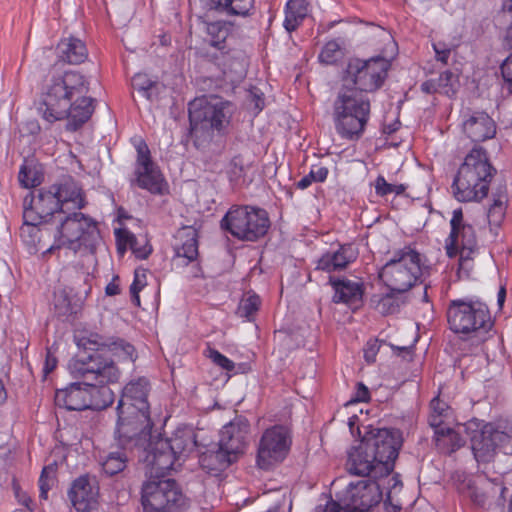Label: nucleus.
Masks as SVG:
<instances>
[{
  "label": "nucleus",
  "mask_w": 512,
  "mask_h": 512,
  "mask_svg": "<svg viewBox=\"0 0 512 512\" xmlns=\"http://www.w3.org/2000/svg\"><path fill=\"white\" fill-rule=\"evenodd\" d=\"M90 83L78 71L53 75L45 86L39 111L49 122L68 119L67 129L78 130L92 116L95 99L87 96Z\"/></svg>",
  "instance_id": "obj_1"
},
{
  "label": "nucleus",
  "mask_w": 512,
  "mask_h": 512,
  "mask_svg": "<svg viewBox=\"0 0 512 512\" xmlns=\"http://www.w3.org/2000/svg\"><path fill=\"white\" fill-rule=\"evenodd\" d=\"M69 369L74 378L86 380L90 409L102 410L113 403L115 394L108 384L118 381L120 371L112 359L83 352L69 363Z\"/></svg>",
  "instance_id": "obj_2"
},
{
  "label": "nucleus",
  "mask_w": 512,
  "mask_h": 512,
  "mask_svg": "<svg viewBox=\"0 0 512 512\" xmlns=\"http://www.w3.org/2000/svg\"><path fill=\"white\" fill-rule=\"evenodd\" d=\"M188 114L190 135L199 148L228 132L233 105L219 97H200L189 102Z\"/></svg>",
  "instance_id": "obj_3"
},
{
  "label": "nucleus",
  "mask_w": 512,
  "mask_h": 512,
  "mask_svg": "<svg viewBox=\"0 0 512 512\" xmlns=\"http://www.w3.org/2000/svg\"><path fill=\"white\" fill-rule=\"evenodd\" d=\"M496 174L487 153L473 148L460 165L452 183L454 197L460 202L481 201L488 195L489 185Z\"/></svg>",
  "instance_id": "obj_4"
},
{
  "label": "nucleus",
  "mask_w": 512,
  "mask_h": 512,
  "mask_svg": "<svg viewBox=\"0 0 512 512\" xmlns=\"http://www.w3.org/2000/svg\"><path fill=\"white\" fill-rule=\"evenodd\" d=\"M370 117V101L354 90L340 88L333 102V122L337 134L349 141L359 140Z\"/></svg>",
  "instance_id": "obj_5"
},
{
  "label": "nucleus",
  "mask_w": 512,
  "mask_h": 512,
  "mask_svg": "<svg viewBox=\"0 0 512 512\" xmlns=\"http://www.w3.org/2000/svg\"><path fill=\"white\" fill-rule=\"evenodd\" d=\"M101 236L97 222L82 212L63 214L54 234V244L48 248V252L66 247L74 252L82 249L94 253Z\"/></svg>",
  "instance_id": "obj_6"
},
{
  "label": "nucleus",
  "mask_w": 512,
  "mask_h": 512,
  "mask_svg": "<svg viewBox=\"0 0 512 512\" xmlns=\"http://www.w3.org/2000/svg\"><path fill=\"white\" fill-rule=\"evenodd\" d=\"M449 328L467 338L476 337L484 342L494 326L488 306L478 300L455 299L447 308Z\"/></svg>",
  "instance_id": "obj_7"
},
{
  "label": "nucleus",
  "mask_w": 512,
  "mask_h": 512,
  "mask_svg": "<svg viewBox=\"0 0 512 512\" xmlns=\"http://www.w3.org/2000/svg\"><path fill=\"white\" fill-rule=\"evenodd\" d=\"M424 265L420 253L410 247L396 251L381 269L379 277L391 291L403 293L422 276Z\"/></svg>",
  "instance_id": "obj_8"
},
{
  "label": "nucleus",
  "mask_w": 512,
  "mask_h": 512,
  "mask_svg": "<svg viewBox=\"0 0 512 512\" xmlns=\"http://www.w3.org/2000/svg\"><path fill=\"white\" fill-rule=\"evenodd\" d=\"M141 502L143 512H184L189 507L179 484L158 476L143 484Z\"/></svg>",
  "instance_id": "obj_9"
},
{
  "label": "nucleus",
  "mask_w": 512,
  "mask_h": 512,
  "mask_svg": "<svg viewBox=\"0 0 512 512\" xmlns=\"http://www.w3.org/2000/svg\"><path fill=\"white\" fill-rule=\"evenodd\" d=\"M389 63L383 57L368 60L350 59L342 77L340 88L354 90L357 95L378 90L386 76Z\"/></svg>",
  "instance_id": "obj_10"
},
{
  "label": "nucleus",
  "mask_w": 512,
  "mask_h": 512,
  "mask_svg": "<svg viewBox=\"0 0 512 512\" xmlns=\"http://www.w3.org/2000/svg\"><path fill=\"white\" fill-rule=\"evenodd\" d=\"M116 439L123 450L133 447L146 449L149 443L153 422L150 411L136 407L117 405Z\"/></svg>",
  "instance_id": "obj_11"
},
{
  "label": "nucleus",
  "mask_w": 512,
  "mask_h": 512,
  "mask_svg": "<svg viewBox=\"0 0 512 512\" xmlns=\"http://www.w3.org/2000/svg\"><path fill=\"white\" fill-rule=\"evenodd\" d=\"M221 227L242 241H257L270 227L268 213L252 206H233L221 220Z\"/></svg>",
  "instance_id": "obj_12"
},
{
  "label": "nucleus",
  "mask_w": 512,
  "mask_h": 512,
  "mask_svg": "<svg viewBox=\"0 0 512 512\" xmlns=\"http://www.w3.org/2000/svg\"><path fill=\"white\" fill-rule=\"evenodd\" d=\"M449 224L450 233L445 239L446 254L449 258L459 255V270H468L471 268L472 256L478 250L475 228L464 218L462 208L452 211Z\"/></svg>",
  "instance_id": "obj_13"
},
{
  "label": "nucleus",
  "mask_w": 512,
  "mask_h": 512,
  "mask_svg": "<svg viewBox=\"0 0 512 512\" xmlns=\"http://www.w3.org/2000/svg\"><path fill=\"white\" fill-rule=\"evenodd\" d=\"M137 152L134 171L129 178L131 187L147 190L154 195H164L168 192V184L151 157L150 149L142 138L134 139Z\"/></svg>",
  "instance_id": "obj_14"
},
{
  "label": "nucleus",
  "mask_w": 512,
  "mask_h": 512,
  "mask_svg": "<svg viewBox=\"0 0 512 512\" xmlns=\"http://www.w3.org/2000/svg\"><path fill=\"white\" fill-rule=\"evenodd\" d=\"M362 440L376 460L377 473L380 476L390 475L402 446L400 432L395 429H373Z\"/></svg>",
  "instance_id": "obj_15"
},
{
  "label": "nucleus",
  "mask_w": 512,
  "mask_h": 512,
  "mask_svg": "<svg viewBox=\"0 0 512 512\" xmlns=\"http://www.w3.org/2000/svg\"><path fill=\"white\" fill-rule=\"evenodd\" d=\"M465 430L470 438L471 449L477 462H489L496 450L510 442V435L499 430L494 424L487 423L480 427L477 422H469Z\"/></svg>",
  "instance_id": "obj_16"
},
{
  "label": "nucleus",
  "mask_w": 512,
  "mask_h": 512,
  "mask_svg": "<svg viewBox=\"0 0 512 512\" xmlns=\"http://www.w3.org/2000/svg\"><path fill=\"white\" fill-rule=\"evenodd\" d=\"M55 184L40 188L27 195L23 200V218L29 223H47L55 215L65 214Z\"/></svg>",
  "instance_id": "obj_17"
},
{
  "label": "nucleus",
  "mask_w": 512,
  "mask_h": 512,
  "mask_svg": "<svg viewBox=\"0 0 512 512\" xmlns=\"http://www.w3.org/2000/svg\"><path fill=\"white\" fill-rule=\"evenodd\" d=\"M382 490L376 480H360L350 483L336 494L344 512H369L382 500Z\"/></svg>",
  "instance_id": "obj_18"
},
{
  "label": "nucleus",
  "mask_w": 512,
  "mask_h": 512,
  "mask_svg": "<svg viewBox=\"0 0 512 512\" xmlns=\"http://www.w3.org/2000/svg\"><path fill=\"white\" fill-rule=\"evenodd\" d=\"M291 437L286 427L272 426L262 434L257 450V464L262 469H269L275 463L283 461L288 454Z\"/></svg>",
  "instance_id": "obj_19"
},
{
  "label": "nucleus",
  "mask_w": 512,
  "mask_h": 512,
  "mask_svg": "<svg viewBox=\"0 0 512 512\" xmlns=\"http://www.w3.org/2000/svg\"><path fill=\"white\" fill-rule=\"evenodd\" d=\"M79 345L83 346L87 354H101L109 352L119 360L135 361V348L126 340L118 337H108L98 333H90L80 340Z\"/></svg>",
  "instance_id": "obj_20"
},
{
  "label": "nucleus",
  "mask_w": 512,
  "mask_h": 512,
  "mask_svg": "<svg viewBox=\"0 0 512 512\" xmlns=\"http://www.w3.org/2000/svg\"><path fill=\"white\" fill-rule=\"evenodd\" d=\"M249 428L250 425L246 418L242 416L235 417L220 431V447H223L237 458L239 454L244 452Z\"/></svg>",
  "instance_id": "obj_21"
},
{
  "label": "nucleus",
  "mask_w": 512,
  "mask_h": 512,
  "mask_svg": "<svg viewBox=\"0 0 512 512\" xmlns=\"http://www.w3.org/2000/svg\"><path fill=\"white\" fill-rule=\"evenodd\" d=\"M359 255L358 248L352 243L339 245L336 251H328L317 261L316 269L328 273L346 269Z\"/></svg>",
  "instance_id": "obj_22"
},
{
  "label": "nucleus",
  "mask_w": 512,
  "mask_h": 512,
  "mask_svg": "<svg viewBox=\"0 0 512 512\" xmlns=\"http://www.w3.org/2000/svg\"><path fill=\"white\" fill-rule=\"evenodd\" d=\"M463 131L473 142H482L495 136L496 125L487 113L473 111L465 116Z\"/></svg>",
  "instance_id": "obj_23"
},
{
  "label": "nucleus",
  "mask_w": 512,
  "mask_h": 512,
  "mask_svg": "<svg viewBox=\"0 0 512 512\" xmlns=\"http://www.w3.org/2000/svg\"><path fill=\"white\" fill-rule=\"evenodd\" d=\"M373 458L371 451H369L366 444L361 440L359 445L349 452L346 462L348 472L356 476H370L374 478V480L381 478L382 476L376 471V460Z\"/></svg>",
  "instance_id": "obj_24"
},
{
  "label": "nucleus",
  "mask_w": 512,
  "mask_h": 512,
  "mask_svg": "<svg viewBox=\"0 0 512 512\" xmlns=\"http://www.w3.org/2000/svg\"><path fill=\"white\" fill-rule=\"evenodd\" d=\"M55 403L70 411H82L91 408L89 391H87L86 380L82 383H72L65 389L56 391Z\"/></svg>",
  "instance_id": "obj_25"
},
{
  "label": "nucleus",
  "mask_w": 512,
  "mask_h": 512,
  "mask_svg": "<svg viewBox=\"0 0 512 512\" xmlns=\"http://www.w3.org/2000/svg\"><path fill=\"white\" fill-rule=\"evenodd\" d=\"M329 283L334 289L333 301L335 303H345L358 307L362 303L364 287L363 283L353 281L347 278L330 277Z\"/></svg>",
  "instance_id": "obj_26"
},
{
  "label": "nucleus",
  "mask_w": 512,
  "mask_h": 512,
  "mask_svg": "<svg viewBox=\"0 0 512 512\" xmlns=\"http://www.w3.org/2000/svg\"><path fill=\"white\" fill-rule=\"evenodd\" d=\"M68 496L77 511L88 512L96 500L97 489L91 484L88 476H80L72 483Z\"/></svg>",
  "instance_id": "obj_27"
},
{
  "label": "nucleus",
  "mask_w": 512,
  "mask_h": 512,
  "mask_svg": "<svg viewBox=\"0 0 512 512\" xmlns=\"http://www.w3.org/2000/svg\"><path fill=\"white\" fill-rule=\"evenodd\" d=\"M148 386L149 383L145 378L129 382L122 390V395L118 402L120 408L131 405V407L150 411L147 401Z\"/></svg>",
  "instance_id": "obj_28"
},
{
  "label": "nucleus",
  "mask_w": 512,
  "mask_h": 512,
  "mask_svg": "<svg viewBox=\"0 0 512 512\" xmlns=\"http://www.w3.org/2000/svg\"><path fill=\"white\" fill-rule=\"evenodd\" d=\"M174 250L178 258L185 259V265L198 257V232L191 226L181 228L176 235Z\"/></svg>",
  "instance_id": "obj_29"
},
{
  "label": "nucleus",
  "mask_w": 512,
  "mask_h": 512,
  "mask_svg": "<svg viewBox=\"0 0 512 512\" xmlns=\"http://www.w3.org/2000/svg\"><path fill=\"white\" fill-rule=\"evenodd\" d=\"M236 460L233 454L220 446L217 450H209L199 456L201 468L213 476H218Z\"/></svg>",
  "instance_id": "obj_30"
},
{
  "label": "nucleus",
  "mask_w": 512,
  "mask_h": 512,
  "mask_svg": "<svg viewBox=\"0 0 512 512\" xmlns=\"http://www.w3.org/2000/svg\"><path fill=\"white\" fill-rule=\"evenodd\" d=\"M57 57L58 60L63 63L77 65L87 59L88 50L82 40L75 37H68L58 43Z\"/></svg>",
  "instance_id": "obj_31"
},
{
  "label": "nucleus",
  "mask_w": 512,
  "mask_h": 512,
  "mask_svg": "<svg viewBox=\"0 0 512 512\" xmlns=\"http://www.w3.org/2000/svg\"><path fill=\"white\" fill-rule=\"evenodd\" d=\"M59 189V200L63 209L69 203L73 208L81 210L87 205L85 194L81 186L71 177L64 179L62 182L55 184Z\"/></svg>",
  "instance_id": "obj_32"
},
{
  "label": "nucleus",
  "mask_w": 512,
  "mask_h": 512,
  "mask_svg": "<svg viewBox=\"0 0 512 512\" xmlns=\"http://www.w3.org/2000/svg\"><path fill=\"white\" fill-rule=\"evenodd\" d=\"M160 446L164 447V449H170L179 459L182 455L195 448V435L191 430H177L171 438L160 439Z\"/></svg>",
  "instance_id": "obj_33"
},
{
  "label": "nucleus",
  "mask_w": 512,
  "mask_h": 512,
  "mask_svg": "<svg viewBox=\"0 0 512 512\" xmlns=\"http://www.w3.org/2000/svg\"><path fill=\"white\" fill-rule=\"evenodd\" d=\"M177 459L170 449H164V447L160 446V440L150 448L147 456V461L151 465L152 471L155 474L162 475L173 469Z\"/></svg>",
  "instance_id": "obj_34"
},
{
  "label": "nucleus",
  "mask_w": 512,
  "mask_h": 512,
  "mask_svg": "<svg viewBox=\"0 0 512 512\" xmlns=\"http://www.w3.org/2000/svg\"><path fill=\"white\" fill-rule=\"evenodd\" d=\"M309 3L306 0H288L285 6L284 28L289 32L295 31L308 14Z\"/></svg>",
  "instance_id": "obj_35"
},
{
  "label": "nucleus",
  "mask_w": 512,
  "mask_h": 512,
  "mask_svg": "<svg viewBox=\"0 0 512 512\" xmlns=\"http://www.w3.org/2000/svg\"><path fill=\"white\" fill-rule=\"evenodd\" d=\"M213 8L228 16L247 17L254 12V0H210Z\"/></svg>",
  "instance_id": "obj_36"
},
{
  "label": "nucleus",
  "mask_w": 512,
  "mask_h": 512,
  "mask_svg": "<svg viewBox=\"0 0 512 512\" xmlns=\"http://www.w3.org/2000/svg\"><path fill=\"white\" fill-rule=\"evenodd\" d=\"M507 190L505 186L500 185L492 192V204L488 209V221L490 225L499 226L504 217L507 207Z\"/></svg>",
  "instance_id": "obj_37"
},
{
  "label": "nucleus",
  "mask_w": 512,
  "mask_h": 512,
  "mask_svg": "<svg viewBox=\"0 0 512 512\" xmlns=\"http://www.w3.org/2000/svg\"><path fill=\"white\" fill-rule=\"evenodd\" d=\"M223 56V65L225 67V73L229 71L235 76V78H243L247 71V56L244 51L233 49L225 52H220Z\"/></svg>",
  "instance_id": "obj_38"
},
{
  "label": "nucleus",
  "mask_w": 512,
  "mask_h": 512,
  "mask_svg": "<svg viewBox=\"0 0 512 512\" xmlns=\"http://www.w3.org/2000/svg\"><path fill=\"white\" fill-rule=\"evenodd\" d=\"M115 236L118 245V251L123 254L127 247L133 251L135 256L140 259H146L152 252V248L150 246H143V248H137V238L136 236L128 231L127 229H117L115 231Z\"/></svg>",
  "instance_id": "obj_39"
},
{
  "label": "nucleus",
  "mask_w": 512,
  "mask_h": 512,
  "mask_svg": "<svg viewBox=\"0 0 512 512\" xmlns=\"http://www.w3.org/2000/svg\"><path fill=\"white\" fill-rule=\"evenodd\" d=\"M208 43L220 52L226 49V40L229 35V27L223 21H215L207 24Z\"/></svg>",
  "instance_id": "obj_40"
},
{
  "label": "nucleus",
  "mask_w": 512,
  "mask_h": 512,
  "mask_svg": "<svg viewBox=\"0 0 512 512\" xmlns=\"http://www.w3.org/2000/svg\"><path fill=\"white\" fill-rule=\"evenodd\" d=\"M435 442L439 449L445 450L447 453L456 451L464 443L459 433L450 427H447L444 430H439V432H437Z\"/></svg>",
  "instance_id": "obj_41"
},
{
  "label": "nucleus",
  "mask_w": 512,
  "mask_h": 512,
  "mask_svg": "<svg viewBox=\"0 0 512 512\" xmlns=\"http://www.w3.org/2000/svg\"><path fill=\"white\" fill-rule=\"evenodd\" d=\"M127 464V455L123 450H117L108 453L101 462L102 469L108 476L116 475L122 472Z\"/></svg>",
  "instance_id": "obj_42"
},
{
  "label": "nucleus",
  "mask_w": 512,
  "mask_h": 512,
  "mask_svg": "<svg viewBox=\"0 0 512 512\" xmlns=\"http://www.w3.org/2000/svg\"><path fill=\"white\" fill-rule=\"evenodd\" d=\"M260 304L261 301L258 295L249 294L241 299L237 308V314L239 317L251 321L255 313L258 311Z\"/></svg>",
  "instance_id": "obj_43"
},
{
  "label": "nucleus",
  "mask_w": 512,
  "mask_h": 512,
  "mask_svg": "<svg viewBox=\"0 0 512 512\" xmlns=\"http://www.w3.org/2000/svg\"><path fill=\"white\" fill-rule=\"evenodd\" d=\"M436 81L440 89V93H443L449 97H452L456 94L459 87V77L457 74L451 72L450 70H446L440 74Z\"/></svg>",
  "instance_id": "obj_44"
},
{
  "label": "nucleus",
  "mask_w": 512,
  "mask_h": 512,
  "mask_svg": "<svg viewBox=\"0 0 512 512\" xmlns=\"http://www.w3.org/2000/svg\"><path fill=\"white\" fill-rule=\"evenodd\" d=\"M375 193L377 196L385 197L388 194L402 195L407 186L405 184H390L383 175H378L374 183Z\"/></svg>",
  "instance_id": "obj_45"
},
{
  "label": "nucleus",
  "mask_w": 512,
  "mask_h": 512,
  "mask_svg": "<svg viewBox=\"0 0 512 512\" xmlns=\"http://www.w3.org/2000/svg\"><path fill=\"white\" fill-rule=\"evenodd\" d=\"M328 173V168L324 166L312 167L309 174L300 179L296 186L297 188L304 190L313 182H324L327 179Z\"/></svg>",
  "instance_id": "obj_46"
},
{
  "label": "nucleus",
  "mask_w": 512,
  "mask_h": 512,
  "mask_svg": "<svg viewBox=\"0 0 512 512\" xmlns=\"http://www.w3.org/2000/svg\"><path fill=\"white\" fill-rule=\"evenodd\" d=\"M340 56V44L336 40H331L324 45L319 54V60L324 64H334Z\"/></svg>",
  "instance_id": "obj_47"
},
{
  "label": "nucleus",
  "mask_w": 512,
  "mask_h": 512,
  "mask_svg": "<svg viewBox=\"0 0 512 512\" xmlns=\"http://www.w3.org/2000/svg\"><path fill=\"white\" fill-rule=\"evenodd\" d=\"M204 354L207 358H209L216 366L225 370L226 372H232L235 368V363L227 358L225 355L220 353L218 350L208 347Z\"/></svg>",
  "instance_id": "obj_48"
},
{
  "label": "nucleus",
  "mask_w": 512,
  "mask_h": 512,
  "mask_svg": "<svg viewBox=\"0 0 512 512\" xmlns=\"http://www.w3.org/2000/svg\"><path fill=\"white\" fill-rule=\"evenodd\" d=\"M54 473L55 470L52 466H46L43 468L40 478H39V489H40V498L46 500L48 497V491L51 489V486L54 482Z\"/></svg>",
  "instance_id": "obj_49"
},
{
  "label": "nucleus",
  "mask_w": 512,
  "mask_h": 512,
  "mask_svg": "<svg viewBox=\"0 0 512 512\" xmlns=\"http://www.w3.org/2000/svg\"><path fill=\"white\" fill-rule=\"evenodd\" d=\"M42 223H29L23 218V226L21 227V236L22 237H29L30 243L36 245L41 242L40 237H38V234H42L46 228H41L40 225Z\"/></svg>",
  "instance_id": "obj_50"
},
{
  "label": "nucleus",
  "mask_w": 512,
  "mask_h": 512,
  "mask_svg": "<svg viewBox=\"0 0 512 512\" xmlns=\"http://www.w3.org/2000/svg\"><path fill=\"white\" fill-rule=\"evenodd\" d=\"M145 279H146V275H145L144 271H142V272H140L138 270L135 271L134 280H133L132 284L130 285V294H131V301L136 306H140L139 292L146 285Z\"/></svg>",
  "instance_id": "obj_51"
},
{
  "label": "nucleus",
  "mask_w": 512,
  "mask_h": 512,
  "mask_svg": "<svg viewBox=\"0 0 512 512\" xmlns=\"http://www.w3.org/2000/svg\"><path fill=\"white\" fill-rule=\"evenodd\" d=\"M377 307L382 314H393L399 311L400 303L393 296L387 294L380 299Z\"/></svg>",
  "instance_id": "obj_52"
},
{
  "label": "nucleus",
  "mask_w": 512,
  "mask_h": 512,
  "mask_svg": "<svg viewBox=\"0 0 512 512\" xmlns=\"http://www.w3.org/2000/svg\"><path fill=\"white\" fill-rule=\"evenodd\" d=\"M19 182L25 188L35 187L40 184L38 177L33 173L32 169L23 165L19 171Z\"/></svg>",
  "instance_id": "obj_53"
},
{
  "label": "nucleus",
  "mask_w": 512,
  "mask_h": 512,
  "mask_svg": "<svg viewBox=\"0 0 512 512\" xmlns=\"http://www.w3.org/2000/svg\"><path fill=\"white\" fill-rule=\"evenodd\" d=\"M158 81H153L147 77L146 74L138 73L132 78V87L138 93H146L147 89H149L152 85L157 83Z\"/></svg>",
  "instance_id": "obj_54"
},
{
  "label": "nucleus",
  "mask_w": 512,
  "mask_h": 512,
  "mask_svg": "<svg viewBox=\"0 0 512 512\" xmlns=\"http://www.w3.org/2000/svg\"><path fill=\"white\" fill-rule=\"evenodd\" d=\"M466 494L477 506H483L486 501L485 494L478 490L469 480L466 485Z\"/></svg>",
  "instance_id": "obj_55"
},
{
  "label": "nucleus",
  "mask_w": 512,
  "mask_h": 512,
  "mask_svg": "<svg viewBox=\"0 0 512 512\" xmlns=\"http://www.w3.org/2000/svg\"><path fill=\"white\" fill-rule=\"evenodd\" d=\"M341 510L342 504L338 499L333 500L331 497H327L325 504H318L314 512H340Z\"/></svg>",
  "instance_id": "obj_56"
},
{
  "label": "nucleus",
  "mask_w": 512,
  "mask_h": 512,
  "mask_svg": "<svg viewBox=\"0 0 512 512\" xmlns=\"http://www.w3.org/2000/svg\"><path fill=\"white\" fill-rule=\"evenodd\" d=\"M54 306L59 315H66L70 310V301L64 293H61L55 295Z\"/></svg>",
  "instance_id": "obj_57"
},
{
  "label": "nucleus",
  "mask_w": 512,
  "mask_h": 512,
  "mask_svg": "<svg viewBox=\"0 0 512 512\" xmlns=\"http://www.w3.org/2000/svg\"><path fill=\"white\" fill-rule=\"evenodd\" d=\"M501 73L508 84V90L512 93V54L501 65Z\"/></svg>",
  "instance_id": "obj_58"
},
{
  "label": "nucleus",
  "mask_w": 512,
  "mask_h": 512,
  "mask_svg": "<svg viewBox=\"0 0 512 512\" xmlns=\"http://www.w3.org/2000/svg\"><path fill=\"white\" fill-rule=\"evenodd\" d=\"M449 407L446 402L435 397L430 402V413L440 416H448Z\"/></svg>",
  "instance_id": "obj_59"
},
{
  "label": "nucleus",
  "mask_w": 512,
  "mask_h": 512,
  "mask_svg": "<svg viewBox=\"0 0 512 512\" xmlns=\"http://www.w3.org/2000/svg\"><path fill=\"white\" fill-rule=\"evenodd\" d=\"M446 418L447 416H440L432 413L429 414L428 423L434 429L435 439L437 438V432H439V430H444L448 427L444 425V421Z\"/></svg>",
  "instance_id": "obj_60"
},
{
  "label": "nucleus",
  "mask_w": 512,
  "mask_h": 512,
  "mask_svg": "<svg viewBox=\"0 0 512 512\" xmlns=\"http://www.w3.org/2000/svg\"><path fill=\"white\" fill-rule=\"evenodd\" d=\"M369 399L370 393L368 388L362 382H358L355 394L351 398V402H367Z\"/></svg>",
  "instance_id": "obj_61"
},
{
  "label": "nucleus",
  "mask_w": 512,
  "mask_h": 512,
  "mask_svg": "<svg viewBox=\"0 0 512 512\" xmlns=\"http://www.w3.org/2000/svg\"><path fill=\"white\" fill-rule=\"evenodd\" d=\"M164 88V86L157 82L154 85H152L149 89H147L146 93H142L141 95L146 98L148 101L153 102L159 98L161 90Z\"/></svg>",
  "instance_id": "obj_62"
},
{
  "label": "nucleus",
  "mask_w": 512,
  "mask_h": 512,
  "mask_svg": "<svg viewBox=\"0 0 512 512\" xmlns=\"http://www.w3.org/2000/svg\"><path fill=\"white\" fill-rule=\"evenodd\" d=\"M421 90L426 94L440 93L436 79H430L421 84Z\"/></svg>",
  "instance_id": "obj_63"
},
{
  "label": "nucleus",
  "mask_w": 512,
  "mask_h": 512,
  "mask_svg": "<svg viewBox=\"0 0 512 512\" xmlns=\"http://www.w3.org/2000/svg\"><path fill=\"white\" fill-rule=\"evenodd\" d=\"M57 366V358L51 353L50 350L47 351L45 365H44V373L47 375L51 373Z\"/></svg>",
  "instance_id": "obj_64"
}]
</instances>
